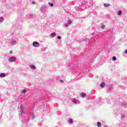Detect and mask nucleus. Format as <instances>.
<instances>
[{
	"label": "nucleus",
	"mask_w": 127,
	"mask_h": 127,
	"mask_svg": "<svg viewBox=\"0 0 127 127\" xmlns=\"http://www.w3.org/2000/svg\"><path fill=\"white\" fill-rule=\"evenodd\" d=\"M16 61V58L15 57H11L8 59L9 62H15Z\"/></svg>",
	"instance_id": "1"
},
{
	"label": "nucleus",
	"mask_w": 127,
	"mask_h": 127,
	"mask_svg": "<svg viewBox=\"0 0 127 127\" xmlns=\"http://www.w3.org/2000/svg\"><path fill=\"white\" fill-rule=\"evenodd\" d=\"M33 46L34 47H39V46H40L39 43H38V42H34L33 43Z\"/></svg>",
	"instance_id": "2"
},
{
	"label": "nucleus",
	"mask_w": 127,
	"mask_h": 127,
	"mask_svg": "<svg viewBox=\"0 0 127 127\" xmlns=\"http://www.w3.org/2000/svg\"><path fill=\"white\" fill-rule=\"evenodd\" d=\"M71 23H72V21L70 20H68L67 23L65 25L66 27H68V26H70Z\"/></svg>",
	"instance_id": "3"
},
{
	"label": "nucleus",
	"mask_w": 127,
	"mask_h": 127,
	"mask_svg": "<svg viewBox=\"0 0 127 127\" xmlns=\"http://www.w3.org/2000/svg\"><path fill=\"white\" fill-rule=\"evenodd\" d=\"M56 36V33H52L51 34V37L52 38H53V37H55Z\"/></svg>",
	"instance_id": "4"
},
{
	"label": "nucleus",
	"mask_w": 127,
	"mask_h": 127,
	"mask_svg": "<svg viewBox=\"0 0 127 127\" xmlns=\"http://www.w3.org/2000/svg\"><path fill=\"white\" fill-rule=\"evenodd\" d=\"M0 78H3L4 77H5V74H4V73H2L0 74Z\"/></svg>",
	"instance_id": "5"
},
{
	"label": "nucleus",
	"mask_w": 127,
	"mask_h": 127,
	"mask_svg": "<svg viewBox=\"0 0 127 127\" xmlns=\"http://www.w3.org/2000/svg\"><path fill=\"white\" fill-rule=\"evenodd\" d=\"M105 86H106V84H105V83L104 82L100 84V86L102 87V88H105Z\"/></svg>",
	"instance_id": "6"
},
{
	"label": "nucleus",
	"mask_w": 127,
	"mask_h": 127,
	"mask_svg": "<svg viewBox=\"0 0 127 127\" xmlns=\"http://www.w3.org/2000/svg\"><path fill=\"white\" fill-rule=\"evenodd\" d=\"M30 68L31 69H33V70L36 69V67H35V66L33 65H30Z\"/></svg>",
	"instance_id": "7"
},
{
	"label": "nucleus",
	"mask_w": 127,
	"mask_h": 127,
	"mask_svg": "<svg viewBox=\"0 0 127 127\" xmlns=\"http://www.w3.org/2000/svg\"><path fill=\"white\" fill-rule=\"evenodd\" d=\"M104 5L105 7H109V6H110L111 4H104Z\"/></svg>",
	"instance_id": "8"
},
{
	"label": "nucleus",
	"mask_w": 127,
	"mask_h": 127,
	"mask_svg": "<svg viewBox=\"0 0 127 127\" xmlns=\"http://www.w3.org/2000/svg\"><path fill=\"white\" fill-rule=\"evenodd\" d=\"M97 127H102V124H101V123H100V122H98L97 123Z\"/></svg>",
	"instance_id": "9"
},
{
	"label": "nucleus",
	"mask_w": 127,
	"mask_h": 127,
	"mask_svg": "<svg viewBox=\"0 0 127 127\" xmlns=\"http://www.w3.org/2000/svg\"><path fill=\"white\" fill-rule=\"evenodd\" d=\"M122 11H121V10H119V11H118V12H117V14H118V15H121V14H122Z\"/></svg>",
	"instance_id": "10"
},
{
	"label": "nucleus",
	"mask_w": 127,
	"mask_h": 127,
	"mask_svg": "<svg viewBox=\"0 0 127 127\" xmlns=\"http://www.w3.org/2000/svg\"><path fill=\"white\" fill-rule=\"evenodd\" d=\"M81 96H82V97H83V98H85V97H87V95L85 94V93H82V94H81Z\"/></svg>",
	"instance_id": "11"
},
{
	"label": "nucleus",
	"mask_w": 127,
	"mask_h": 127,
	"mask_svg": "<svg viewBox=\"0 0 127 127\" xmlns=\"http://www.w3.org/2000/svg\"><path fill=\"white\" fill-rule=\"evenodd\" d=\"M69 123H70V124H73V120H72L71 119H69Z\"/></svg>",
	"instance_id": "12"
},
{
	"label": "nucleus",
	"mask_w": 127,
	"mask_h": 127,
	"mask_svg": "<svg viewBox=\"0 0 127 127\" xmlns=\"http://www.w3.org/2000/svg\"><path fill=\"white\" fill-rule=\"evenodd\" d=\"M112 60H113V61H116L117 60V57H113Z\"/></svg>",
	"instance_id": "13"
},
{
	"label": "nucleus",
	"mask_w": 127,
	"mask_h": 127,
	"mask_svg": "<svg viewBox=\"0 0 127 127\" xmlns=\"http://www.w3.org/2000/svg\"><path fill=\"white\" fill-rule=\"evenodd\" d=\"M3 21V18L2 17H0V22H2Z\"/></svg>",
	"instance_id": "14"
},
{
	"label": "nucleus",
	"mask_w": 127,
	"mask_h": 127,
	"mask_svg": "<svg viewBox=\"0 0 127 127\" xmlns=\"http://www.w3.org/2000/svg\"><path fill=\"white\" fill-rule=\"evenodd\" d=\"M101 28H102V29H105V28H106V26L105 25H102L101 26Z\"/></svg>",
	"instance_id": "15"
},
{
	"label": "nucleus",
	"mask_w": 127,
	"mask_h": 127,
	"mask_svg": "<svg viewBox=\"0 0 127 127\" xmlns=\"http://www.w3.org/2000/svg\"><path fill=\"white\" fill-rule=\"evenodd\" d=\"M22 93H23V94H25V93H26V91L25 90H22Z\"/></svg>",
	"instance_id": "16"
},
{
	"label": "nucleus",
	"mask_w": 127,
	"mask_h": 127,
	"mask_svg": "<svg viewBox=\"0 0 127 127\" xmlns=\"http://www.w3.org/2000/svg\"><path fill=\"white\" fill-rule=\"evenodd\" d=\"M25 110H23V111H22V115H24V114H25Z\"/></svg>",
	"instance_id": "17"
},
{
	"label": "nucleus",
	"mask_w": 127,
	"mask_h": 127,
	"mask_svg": "<svg viewBox=\"0 0 127 127\" xmlns=\"http://www.w3.org/2000/svg\"><path fill=\"white\" fill-rule=\"evenodd\" d=\"M49 4L51 6H53L54 5L53 3H49Z\"/></svg>",
	"instance_id": "18"
},
{
	"label": "nucleus",
	"mask_w": 127,
	"mask_h": 127,
	"mask_svg": "<svg viewBox=\"0 0 127 127\" xmlns=\"http://www.w3.org/2000/svg\"><path fill=\"white\" fill-rule=\"evenodd\" d=\"M57 38H58V39H61V37H60V36H58V37H57Z\"/></svg>",
	"instance_id": "19"
},
{
	"label": "nucleus",
	"mask_w": 127,
	"mask_h": 127,
	"mask_svg": "<svg viewBox=\"0 0 127 127\" xmlns=\"http://www.w3.org/2000/svg\"><path fill=\"white\" fill-rule=\"evenodd\" d=\"M32 4H34L35 3V1H33L32 2Z\"/></svg>",
	"instance_id": "20"
},
{
	"label": "nucleus",
	"mask_w": 127,
	"mask_h": 127,
	"mask_svg": "<svg viewBox=\"0 0 127 127\" xmlns=\"http://www.w3.org/2000/svg\"><path fill=\"white\" fill-rule=\"evenodd\" d=\"M9 53H10V54H12V51H10L9 52Z\"/></svg>",
	"instance_id": "21"
},
{
	"label": "nucleus",
	"mask_w": 127,
	"mask_h": 127,
	"mask_svg": "<svg viewBox=\"0 0 127 127\" xmlns=\"http://www.w3.org/2000/svg\"><path fill=\"white\" fill-rule=\"evenodd\" d=\"M60 83H63V80H61L60 81Z\"/></svg>",
	"instance_id": "22"
},
{
	"label": "nucleus",
	"mask_w": 127,
	"mask_h": 127,
	"mask_svg": "<svg viewBox=\"0 0 127 127\" xmlns=\"http://www.w3.org/2000/svg\"><path fill=\"white\" fill-rule=\"evenodd\" d=\"M125 53H126V54H127V50L125 51Z\"/></svg>",
	"instance_id": "23"
}]
</instances>
